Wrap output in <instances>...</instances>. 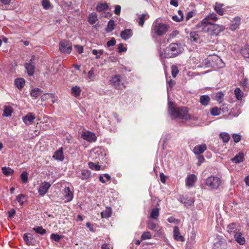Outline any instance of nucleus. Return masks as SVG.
<instances>
[{"label": "nucleus", "instance_id": "nucleus-51", "mask_svg": "<svg viewBox=\"0 0 249 249\" xmlns=\"http://www.w3.org/2000/svg\"><path fill=\"white\" fill-rule=\"evenodd\" d=\"M152 238V235L149 231H145L144 232L142 236L141 239L142 240H144L146 239H150Z\"/></svg>", "mask_w": 249, "mask_h": 249}, {"label": "nucleus", "instance_id": "nucleus-24", "mask_svg": "<svg viewBox=\"0 0 249 249\" xmlns=\"http://www.w3.org/2000/svg\"><path fill=\"white\" fill-rule=\"evenodd\" d=\"M25 67L28 74L30 76L33 75L34 73L35 66L30 63H26L25 64Z\"/></svg>", "mask_w": 249, "mask_h": 249}, {"label": "nucleus", "instance_id": "nucleus-35", "mask_svg": "<svg viewBox=\"0 0 249 249\" xmlns=\"http://www.w3.org/2000/svg\"><path fill=\"white\" fill-rule=\"evenodd\" d=\"M33 230L36 233L40 235H44L46 233V230L41 226H36L33 228Z\"/></svg>", "mask_w": 249, "mask_h": 249}, {"label": "nucleus", "instance_id": "nucleus-62", "mask_svg": "<svg viewBox=\"0 0 249 249\" xmlns=\"http://www.w3.org/2000/svg\"><path fill=\"white\" fill-rule=\"evenodd\" d=\"M190 36L192 40L194 41H196L197 39L198 35L195 32H191L190 34Z\"/></svg>", "mask_w": 249, "mask_h": 249}, {"label": "nucleus", "instance_id": "nucleus-34", "mask_svg": "<svg viewBox=\"0 0 249 249\" xmlns=\"http://www.w3.org/2000/svg\"><path fill=\"white\" fill-rule=\"evenodd\" d=\"M149 17V15L147 14H142L141 15L140 17L138 18L139 25L141 27H142L144 23L145 20L148 18Z\"/></svg>", "mask_w": 249, "mask_h": 249}, {"label": "nucleus", "instance_id": "nucleus-39", "mask_svg": "<svg viewBox=\"0 0 249 249\" xmlns=\"http://www.w3.org/2000/svg\"><path fill=\"white\" fill-rule=\"evenodd\" d=\"M30 235L29 233H25L23 235V239L28 246L34 245V242L31 241V237L29 236Z\"/></svg>", "mask_w": 249, "mask_h": 249}, {"label": "nucleus", "instance_id": "nucleus-53", "mask_svg": "<svg viewBox=\"0 0 249 249\" xmlns=\"http://www.w3.org/2000/svg\"><path fill=\"white\" fill-rule=\"evenodd\" d=\"M62 236L59 235L57 233H53L51 235V239L58 242L62 238Z\"/></svg>", "mask_w": 249, "mask_h": 249}, {"label": "nucleus", "instance_id": "nucleus-47", "mask_svg": "<svg viewBox=\"0 0 249 249\" xmlns=\"http://www.w3.org/2000/svg\"><path fill=\"white\" fill-rule=\"evenodd\" d=\"M115 23L112 20H110L107 24V27L106 28V31L110 32L112 31L114 29Z\"/></svg>", "mask_w": 249, "mask_h": 249}, {"label": "nucleus", "instance_id": "nucleus-40", "mask_svg": "<svg viewBox=\"0 0 249 249\" xmlns=\"http://www.w3.org/2000/svg\"><path fill=\"white\" fill-rule=\"evenodd\" d=\"M220 137L222 140L223 142H228L230 140V136L229 134L227 132H222L220 134Z\"/></svg>", "mask_w": 249, "mask_h": 249}, {"label": "nucleus", "instance_id": "nucleus-17", "mask_svg": "<svg viewBox=\"0 0 249 249\" xmlns=\"http://www.w3.org/2000/svg\"><path fill=\"white\" fill-rule=\"evenodd\" d=\"M207 149V146L205 143L196 145L193 149V152L196 155L203 153Z\"/></svg>", "mask_w": 249, "mask_h": 249}, {"label": "nucleus", "instance_id": "nucleus-11", "mask_svg": "<svg viewBox=\"0 0 249 249\" xmlns=\"http://www.w3.org/2000/svg\"><path fill=\"white\" fill-rule=\"evenodd\" d=\"M81 137L83 139L89 142H94L97 140L95 134L90 131L83 132L82 134Z\"/></svg>", "mask_w": 249, "mask_h": 249}, {"label": "nucleus", "instance_id": "nucleus-29", "mask_svg": "<svg viewBox=\"0 0 249 249\" xmlns=\"http://www.w3.org/2000/svg\"><path fill=\"white\" fill-rule=\"evenodd\" d=\"M234 93L236 99L238 101H241L244 95V92L239 88H236L234 90Z\"/></svg>", "mask_w": 249, "mask_h": 249}, {"label": "nucleus", "instance_id": "nucleus-41", "mask_svg": "<svg viewBox=\"0 0 249 249\" xmlns=\"http://www.w3.org/2000/svg\"><path fill=\"white\" fill-rule=\"evenodd\" d=\"M107 8L108 5L106 3H99L96 7L97 11L98 12H102L103 11H105L107 9Z\"/></svg>", "mask_w": 249, "mask_h": 249}, {"label": "nucleus", "instance_id": "nucleus-16", "mask_svg": "<svg viewBox=\"0 0 249 249\" xmlns=\"http://www.w3.org/2000/svg\"><path fill=\"white\" fill-rule=\"evenodd\" d=\"M77 176L83 180H86L90 178L91 172L88 170H83L77 172Z\"/></svg>", "mask_w": 249, "mask_h": 249}, {"label": "nucleus", "instance_id": "nucleus-61", "mask_svg": "<svg viewBox=\"0 0 249 249\" xmlns=\"http://www.w3.org/2000/svg\"><path fill=\"white\" fill-rule=\"evenodd\" d=\"M116 44V40L115 38L112 37L111 39L107 42V47L113 46Z\"/></svg>", "mask_w": 249, "mask_h": 249}, {"label": "nucleus", "instance_id": "nucleus-32", "mask_svg": "<svg viewBox=\"0 0 249 249\" xmlns=\"http://www.w3.org/2000/svg\"><path fill=\"white\" fill-rule=\"evenodd\" d=\"M81 89L80 87L75 86L71 88V93L75 97H78L81 93Z\"/></svg>", "mask_w": 249, "mask_h": 249}, {"label": "nucleus", "instance_id": "nucleus-42", "mask_svg": "<svg viewBox=\"0 0 249 249\" xmlns=\"http://www.w3.org/2000/svg\"><path fill=\"white\" fill-rule=\"evenodd\" d=\"M204 19H206L207 21H215L217 20L218 18L216 14L213 13L210 14L206 17Z\"/></svg>", "mask_w": 249, "mask_h": 249}, {"label": "nucleus", "instance_id": "nucleus-20", "mask_svg": "<svg viewBox=\"0 0 249 249\" xmlns=\"http://www.w3.org/2000/svg\"><path fill=\"white\" fill-rule=\"evenodd\" d=\"M234 237L235 241L241 245L245 244L246 240L245 238L243 236V234L241 232L235 233Z\"/></svg>", "mask_w": 249, "mask_h": 249}, {"label": "nucleus", "instance_id": "nucleus-28", "mask_svg": "<svg viewBox=\"0 0 249 249\" xmlns=\"http://www.w3.org/2000/svg\"><path fill=\"white\" fill-rule=\"evenodd\" d=\"M160 214V208H154L152 209L150 214V217L153 219H157Z\"/></svg>", "mask_w": 249, "mask_h": 249}, {"label": "nucleus", "instance_id": "nucleus-5", "mask_svg": "<svg viewBox=\"0 0 249 249\" xmlns=\"http://www.w3.org/2000/svg\"><path fill=\"white\" fill-rule=\"evenodd\" d=\"M220 179L216 177L211 176L208 178L206 181V185L213 189H217L221 184Z\"/></svg>", "mask_w": 249, "mask_h": 249}, {"label": "nucleus", "instance_id": "nucleus-64", "mask_svg": "<svg viewBox=\"0 0 249 249\" xmlns=\"http://www.w3.org/2000/svg\"><path fill=\"white\" fill-rule=\"evenodd\" d=\"M74 47L76 48L77 51L79 53H82L83 52V47L78 45H74Z\"/></svg>", "mask_w": 249, "mask_h": 249}, {"label": "nucleus", "instance_id": "nucleus-21", "mask_svg": "<svg viewBox=\"0 0 249 249\" xmlns=\"http://www.w3.org/2000/svg\"><path fill=\"white\" fill-rule=\"evenodd\" d=\"M64 197L67 202L71 201L73 198V193L69 187H66L64 189Z\"/></svg>", "mask_w": 249, "mask_h": 249}, {"label": "nucleus", "instance_id": "nucleus-2", "mask_svg": "<svg viewBox=\"0 0 249 249\" xmlns=\"http://www.w3.org/2000/svg\"><path fill=\"white\" fill-rule=\"evenodd\" d=\"M168 112L173 118L188 120L190 116L186 107H176L172 102H168Z\"/></svg>", "mask_w": 249, "mask_h": 249}, {"label": "nucleus", "instance_id": "nucleus-7", "mask_svg": "<svg viewBox=\"0 0 249 249\" xmlns=\"http://www.w3.org/2000/svg\"><path fill=\"white\" fill-rule=\"evenodd\" d=\"M111 85L117 89H121L124 87V82L120 75L117 74L112 77L110 80Z\"/></svg>", "mask_w": 249, "mask_h": 249}, {"label": "nucleus", "instance_id": "nucleus-12", "mask_svg": "<svg viewBox=\"0 0 249 249\" xmlns=\"http://www.w3.org/2000/svg\"><path fill=\"white\" fill-rule=\"evenodd\" d=\"M241 18L238 16L235 17L231 20L229 28L231 31H235L239 28Z\"/></svg>", "mask_w": 249, "mask_h": 249}, {"label": "nucleus", "instance_id": "nucleus-52", "mask_svg": "<svg viewBox=\"0 0 249 249\" xmlns=\"http://www.w3.org/2000/svg\"><path fill=\"white\" fill-rule=\"evenodd\" d=\"M241 113L239 108L238 107L233 108L230 112V114L233 117H237Z\"/></svg>", "mask_w": 249, "mask_h": 249}, {"label": "nucleus", "instance_id": "nucleus-4", "mask_svg": "<svg viewBox=\"0 0 249 249\" xmlns=\"http://www.w3.org/2000/svg\"><path fill=\"white\" fill-rule=\"evenodd\" d=\"M168 28L169 26L166 24L155 21L151 27V33L161 36L166 33Z\"/></svg>", "mask_w": 249, "mask_h": 249}, {"label": "nucleus", "instance_id": "nucleus-6", "mask_svg": "<svg viewBox=\"0 0 249 249\" xmlns=\"http://www.w3.org/2000/svg\"><path fill=\"white\" fill-rule=\"evenodd\" d=\"M213 23V22L208 21L206 19L203 18L200 23L197 24V27L200 31L210 33Z\"/></svg>", "mask_w": 249, "mask_h": 249}, {"label": "nucleus", "instance_id": "nucleus-57", "mask_svg": "<svg viewBox=\"0 0 249 249\" xmlns=\"http://www.w3.org/2000/svg\"><path fill=\"white\" fill-rule=\"evenodd\" d=\"M42 5L45 9H48L51 6L49 0H42Z\"/></svg>", "mask_w": 249, "mask_h": 249}, {"label": "nucleus", "instance_id": "nucleus-46", "mask_svg": "<svg viewBox=\"0 0 249 249\" xmlns=\"http://www.w3.org/2000/svg\"><path fill=\"white\" fill-rule=\"evenodd\" d=\"M159 226L152 221H149L147 223V228L153 231H154Z\"/></svg>", "mask_w": 249, "mask_h": 249}, {"label": "nucleus", "instance_id": "nucleus-48", "mask_svg": "<svg viewBox=\"0 0 249 249\" xmlns=\"http://www.w3.org/2000/svg\"><path fill=\"white\" fill-rule=\"evenodd\" d=\"M210 112L213 116H217L221 113V108L214 107L211 109Z\"/></svg>", "mask_w": 249, "mask_h": 249}, {"label": "nucleus", "instance_id": "nucleus-1", "mask_svg": "<svg viewBox=\"0 0 249 249\" xmlns=\"http://www.w3.org/2000/svg\"><path fill=\"white\" fill-rule=\"evenodd\" d=\"M183 49L180 44L171 43L163 51H160V56L161 59L175 57L182 53Z\"/></svg>", "mask_w": 249, "mask_h": 249}, {"label": "nucleus", "instance_id": "nucleus-60", "mask_svg": "<svg viewBox=\"0 0 249 249\" xmlns=\"http://www.w3.org/2000/svg\"><path fill=\"white\" fill-rule=\"evenodd\" d=\"M197 155V159L198 160V163H197V165L198 166L200 165L201 164L204 162L205 160V159L203 157V156L201 155V154L199 155Z\"/></svg>", "mask_w": 249, "mask_h": 249}, {"label": "nucleus", "instance_id": "nucleus-58", "mask_svg": "<svg viewBox=\"0 0 249 249\" xmlns=\"http://www.w3.org/2000/svg\"><path fill=\"white\" fill-rule=\"evenodd\" d=\"M233 141L235 143L239 142L241 139V136L240 134L234 133L233 134L232 136Z\"/></svg>", "mask_w": 249, "mask_h": 249}, {"label": "nucleus", "instance_id": "nucleus-31", "mask_svg": "<svg viewBox=\"0 0 249 249\" xmlns=\"http://www.w3.org/2000/svg\"><path fill=\"white\" fill-rule=\"evenodd\" d=\"M98 20L97 15L95 13H92L88 17V21L90 24H95Z\"/></svg>", "mask_w": 249, "mask_h": 249}, {"label": "nucleus", "instance_id": "nucleus-50", "mask_svg": "<svg viewBox=\"0 0 249 249\" xmlns=\"http://www.w3.org/2000/svg\"><path fill=\"white\" fill-rule=\"evenodd\" d=\"M16 199L17 201L21 205H23L25 201V196L20 194L17 196Z\"/></svg>", "mask_w": 249, "mask_h": 249}, {"label": "nucleus", "instance_id": "nucleus-33", "mask_svg": "<svg viewBox=\"0 0 249 249\" xmlns=\"http://www.w3.org/2000/svg\"><path fill=\"white\" fill-rule=\"evenodd\" d=\"M42 93L41 89L38 88L32 89L30 91L31 96L35 99L37 98Z\"/></svg>", "mask_w": 249, "mask_h": 249}, {"label": "nucleus", "instance_id": "nucleus-63", "mask_svg": "<svg viewBox=\"0 0 249 249\" xmlns=\"http://www.w3.org/2000/svg\"><path fill=\"white\" fill-rule=\"evenodd\" d=\"M121 7L120 5H116L114 10V13L116 15H119L120 14Z\"/></svg>", "mask_w": 249, "mask_h": 249}, {"label": "nucleus", "instance_id": "nucleus-9", "mask_svg": "<svg viewBox=\"0 0 249 249\" xmlns=\"http://www.w3.org/2000/svg\"><path fill=\"white\" fill-rule=\"evenodd\" d=\"M51 186V184L47 181H44L40 183L38 188V192L41 196H44L48 191Z\"/></svg>", "mask_w": 249, "mask_h": 249}, {"label": "nucleus", "instance_id": "nucleus-44", "mask_svg": "<svg viewBox=\"0 0 249 249\" xmlns=\"http://www.w3.org/2000/svg\"><path fill=\"white\" fill-rule=\"evenodd\" d=\"M224 96V94L223 92L222 91H219L216 93L215 98L218 102L221 103L223 102Z\"/></svg>", "mask_w": 249, "mask_h": 249}, {"label": "nucleus", "instance_id": "nucleus-43", "mask_svg": "<svg viewBox=\"0 0 249 249\" xmlns=\"http://www.w3.org/2000/svg\"><path fill=\"white\" fill-rule=\"evenodd\" d=\"M241 54L245 57H249V46H246L241 50Z\"/></svg>", "mask_w": 249, "mask_h": 249}, {"label": "nucleus", "instance_id": "nucleus-55", "mask_svg": "<svg viewBox=\"0 0 249 249\" xmlns=\"http://www.w3.org/2000/svg\"><path fill=\"white\" fill-rule=\"evenodd\" d=\"M89 166L90 169L96 171H99L100 169V166L99 165L92 162H89Z\"/></svg>", "mask_w": 249, "mask_h": 249}, {"label": "nucleus", "instance_id": "nucleus-38", "mask_svg": "<svg viewBox=\"0 0 249 249\" xmlns=\"http://www.w3.org/2000/svg\"><path fill=\"white\" fill-rule=\"evenodd\" d=\"M112 213L111 210L110 208H107L105 211L101 213V216L102 218H107L110 217Z\"/></svg>", "mask_w": 249, "mask_h": 249}, {"label": "nucleus", "instance_id": "nucleus-8", "mask_svg": "<svg viewBox=\"0 0 249 249\" xmlns=\"http://www.w3.org/2000/svg\"><path fill=\"white\" fill-rule=\"evenodd\" d=\"M59 50L61 53H70L72 50V44L68 40H62L59 43Z\"/></svg>", "mask_w": 249, "mask_h": 249}, {"label": "nucleus", "instance_id": "nucleus-23", "mask_svg": "<svg viewBox=\"0 0 249 249\" xmlns=\"http://www.w3.org/2000/svg\"><path fill=\"white\" fill-rule=\"evenodd\" d=\"M53 158L56 160L62 161L64 158L62 148H60L59 150L56 151Z\"/></svg>", "mask_w": 249, "mask_h": 249}, {"label": "nucleus", "instance_id": "nucleus-25", "mask_svg": "<svg viewBox=\"0 0 249 249\" xmlns=\"http://www.w3.org/2000/svg\"><path fill=\"white\" fill-rule=\"evenodd\" d=\"M15 85L18 89H21L25 85V81L23 78H17L14 81Z\"/></svg>", "mask_w": 249, "mask_h": 249}, {"label": "nucleus", "instance_id": "nucleus-13", "mask_svg": "<svg viewBox=\"0 0 249 249\" xmlns=\"http://www.w3.org/2000/svg\"><path fill=\"white\" fill-rule=\"evenodd\" d=\"M197 180V177L194 174L188 175L185 180L186 185L187 187L191 188L194 186L195 182Z\"/></svg>", "mask_w": 249, "mask_h": 249}, {"label": "nucleus", "instance_id": "nucleus-37", "mask_svg": "<svg viewBox=\"0 0 249 249\" xmlns=\"http://www.w3.org/2000/svg\"><path fill=\"white\" fill-rule=\"evenodd\" d=\"M2 173L6 176H9L13 174L14 171L10 167H3L1 169Z\"/></svg>", "mask_w": 249, "mask_h": 249}, {"label": "nucleus", "instance_id": "nucleus-49", "mask_svg": "<svg viewBox=\"0 0 249 249\" xmlns=\"http://www.w3.org/2000/svg\"><path fill=\"white\" fill-rule=\"evenodd\" d=\"M154 231L155 232V236L158 237H162L163 236L164 231L163 229L159 226Z\"/></svg>", "mask_w": 249, "mask_h": 249}, {"label": "nucleus", "instance_id": "nucleus-15", "mask_svg": "<svg viewBox=\"0 0 249 249\" xmlns=\"http://www.w3.org/2000/svg\"><path fill=\"white\" fill-rule=\"evenodd\" d=\"M35 118V116L33 113L29 112L22 117V121L26 125H29L33 123Z\"/></svg>", "mask_w": 249, "mask_h": 249}, {"label": "nucleus", "instance_id": "nucleus-10", "mask_svg": "<svg viewBox=\"0 0 249 249\" xmlns=\"http://www.w3.org/2000/svg\"><path fill=\"white\" fill-rule=\"evenodd\" d=\"M225 29V27L224 26L213 23L210 34L212 35L217 36L220 33L224 31Z\"/></svg>", "mask_w": 249, "mask_h": 249}, {"label": "nucleus", "instance_id": "nucleus-3", "mask_svg": "<svg viewBox=\"0 0 249 249\" xmlns=\"http://www.w3.org/2000/svg\"><path fill=\"white\" fill-rule=\"evenodd\" d=\"M201 67H204L206 68H223L225 64L222 61V59L217 55L210 56L207 58L205 59L202 63Z\"/></svg>", "mask_w": 249, "mask_h": 249}, {"label": "nucleus", "instance_id": "nucleus-22", "mask_svg": "<svg viewBox=\"0 0 249 249\" xmlns=\"http://www.w3.org/2000/svg\"><path fill=\"white\" fill-rule=\"evenodd\" d=\"M180 201L185 205L190 206L194 202V199L191 197L181 196Z\"/></svg>", "mask_w": 249, "mask_h": 249}, {"label": "nucleus", "instance_id": "nucleus-19", "mask_svg": "<svg viewBox=\"0 0 249 249\" xmlns=\"http://www.w3.org/2000/svg\"><path fill=\"white\" fill-rule=\"evenodd\" d=\"M173 234L176 240L181 242L185 241L184 237L180 234L179 229L177 226L174 228Z\"/></svg>", "mask_w": 249, "mask_h": 249}, {"label": "nucleus", "instance_id": "nucleus-27", "mask_svg": "<svg viewBox=\"0 0 249 249\" xmlns=\"http://www.w3.org/2000/svg\"><path fill=\"white\" fill-rule=\"evenodd\" d=\"M210 101V98L208 95H203L200 97V103L202 106H207Z\"/></svg>", "mask_w": 249, "mask_h": 249}, {"label": "nucleus", "instance_id": "nucleus-59", "mask_svg": "<svg viewBox=\"0 0 249 249\" xmlns=\"http://www.w3.org/2000/svg\"><path fill=\"white\" fill-rule=\"evenodd\" d=\"M118 49V52L120 53L125 52L127 50V48L126 47H124V45L123 43H120L119 44Z\"/></svg>", "mask_w": 249, "mask_h": 249}, {"label": "nucleus", "instance_id": "nucleus-18", "mask_svg": "<svg viewBox=\"0 0 249 249\" xmlns=\"http://www.w3.org/2000/svg\"><path fill=\"white\" fill-rule=\"evenodd\" d=\"M133 35L132 30L130 29H126L121 32L120 36L122 39L126 40L130 38Z\"/></svg>", "mask_w": 249, "mask_h": 249}, {"label": "nucleus", "instance_id": "nucleus-56", "mask_svg": "<svg viewBox=\"0 0 249 249\" xmlns=\"http://www.w3.org/2000/svg\"><path fill=\"white\" fill-rule=\"evenodd\" d=\"M21 179L24 183H26L28 181V173L26 172H23L20 176Z\"/></svg>", "mask_w": 249, "mask_h": 249}, {"label": "nucleus", "instance_id": "nucleus-30", "mask_svg": "<svg viewBox=\"0 0 249 249\" xmlns=\"http://www.w3.org/2000/svg\"><path fill=\"white\" fill-rule=\"evenodd\" d=\"M244 155L243 153H240L236 155L233 158L231 159V160L236 163H239L243 161Z\"/></svg>", "mask_w": 249, "mask_h": 249}, {"label": "nucleus", "instance_id": "nucleus-26", "mask_svg": "<svg viewBox=\"0 0 249 249\" xmlns=\"http://www.w3.org/2000/svg\"><path fill=\"white\" fill-rule=\"evenodd\" d=\"M223 6V4H221L218 2H216L215 3L214 9L215 11V12L220 16H222L224 15V10L222 8V7Z\"/></svg>", "mask_w": 249, "mask_h": 249}, {"label": "nucleus", "instance_id": "nucleus-54", "mask_svg": "<svg viewBox=\"0 0 249 249\" xmlns=\"http://www.w3.org/2000/svg\"><path fill=\"white\" fill-rule=\"evenodd\" d=\"M178 73V67L175 65H173L171 67V73L172 76L175 78Z\"/></svg>", "mask_w": 249, "mask_h": 249}, {"label": "nucleus", "instance_id": "nucleus-36", "mask_svg": "<svg viewBox=\"0 0 249 249\" xmlns=\"http://www.w3.org/2000/svg\"><path fill=\"white\" fill-rule=\"evenodd\" d=\"M13 110L12 108L9 106H5L3 115L5 117H9L11 116V114L13 112Z\"/></svg>", "mask_w": 249, "mask_h": 249}, {"label": "nucleus", "instance_id": "nucleus-14", "mask_svg": "<svg viewBox=\"0 0 249 249\" xmlns=\"http://www.w3.org/2000/svg\"><path fill=\"white\" fill-rule=\"evenodd\" d=\"M227 230L229 233L235 235V233L239 232V226L235 223H231L228 225Z\"/></svg>", "mask_w": 249, "mask_h": 249}, {"label": "nucleus", "instance_id": "nucleus-45", "mask_svg": "<svg viewBox=\"0 0 249 249\" xmlns=\"http://www.w3.org/2000/svg\"><path fill=\"white\" fill-rule=\"evenodd\" d=\"M88 79L90 81H93L95 78V74L94 73V69L92 68L91 70L88 72Z\"/></svg>", "mask_w": 249, "mask_h": 249}]
</instances>
